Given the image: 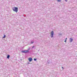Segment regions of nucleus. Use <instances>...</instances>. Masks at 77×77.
<instances>
[{"mask_svg":"<svg viewBox=\"0 0 77 77\" xmlns=\"http://www.w3.org/2000/svg\"><path fill=\"white\" fill-rule=\"evenodd\" d=\"M12 9L13 11H14V12H16V13H17V12H18V8L14 7V8H12Z\"/></svg>","mask_w":77,"mask_h":77,"instance_id":"obj_1","label":"nucleus"},{"mask_svg":"<svg viewBox=\"0 0 77 77\" xmlns=\"http://www.w3.org/2000/svg\"><path fill=\"white\" fill-rule=\"evenodd\" d=\"M21 52L24 53H29V51H22Z\"/></svg>","mask_w":77,"mask_h":77,"instance_id":"obj_2","label":"nucleus"},{"mask_svg":"<svg viewBox=\"0 0 77 77\" xmlns=\"http://www.w3.org/2000/svg\"><path fill=\"white\" fill-rule=\"evenodd\" d=\"M54 35V32L53 31H52L51 32V37L53 38V35Z\"/></svg>","mask_w":77,"mask_h":77,"instance_id":"obj_3","label":"nucleus"},{"mask_svg":"<svg viewBox=\"0 0 77 77\" xmlns=\"http://www.w3.org/2000/svg\"><path fill=\"white\" fill-rule=\"evenodd\" d=\"M73 41V39L72 38H69V41L70 42H72Z\"/></svg>","mask_w":77,"mask_h":77,"instance_id":"obj_4","label":"nucleus"},{"mask_svg":"<svg viewBox=\"0 0 77 77\" xmlns=\"http://www.w3.org/2000/svg\"><path fill=\"white\" fill-rule=\"evenodd\" d=\"M29 62H31L32 60V58L30 57L29 58Z\"/></svg>","mask_w":77,"mask_h":77,"instance_id":"obj_5","label":"nucleus"},{"mask_svg":"<svg viewBox=\"0 0 77 77\" xmlns=\"http://www.w3.org/2000/svg\"><path fill=\"white\" fill-rule=\"evenodd\" d=\"M10 57V55H8L7 56V59H9V57Z\"/></svg>","mask_w":77,"mask_h":77,"instance_id":"obj_6","label":"nucleus"},{"mask_svg":"<svg viewBox=\"0 0 77 77\" xmlns=\"http://www.w3.org/2000/svg\"><path fill=\"white\" fill-rule=\"evenodd\" d=\"M57 1L58 2H61V0H57Z\"/></svg>","mask_w":77,"mask_h":77,"instance_id":"obj_7","label":"nucleus"},{"mask_svg":"<svg viewBox=\"0 0 77 77\" xmlns=\"http://www.w3.org/2000/svg\"><path fill=\"white\" fill-rule=\"evenodd\" d=\"M6 37V35H4V37H3V38H5Z\"/></svg>","mask_w":77,"mask_h":77,"instance_id":"obj_8","label":"nucleus"},{"mask_svg":"<svg viewBox=\"0 0 77 77\" xmlns=\"http://www.w3.org/2000/svg\"><path fill=\"white\" fill-rule=\"evenodd\" d=\"M34 60L35 61H36V60H37V59L34 58Z\"/></svg>","mask_w":77,"mask_h":77,"instance_id":"obj_9","label":"nucleus"},{"mask_svg":"<svg viewBox=\"0 0 77 77\" xmlns=\"http://www.w3.org/2000/svg\"><path fill=\"white\" fill-rule=\"evenodd\" d=\"M34 42H33V41H32L31 42V44H33V43Z\"/></svg>","mask_w":77,"mask_h":77,"instance_id":"obj_10","label":"nucleus"},{"mask_svg":"<svg viewBox=\"0 0 77 77\" xmlns=\"http://www.w3.org/2000/svg\"><path fill=\"white\" fill-rule=\"evenodd\" d=\"M65 1L66 2H68V1L67 0H65Z\"/></svg>","mask_w":77,"mask_h":77,"instance_id":"obj_11","label":"nucleus"},{"mask_svg":"<svg viewBox=\"0 0 77 77\" xmlns=\"http://www.w3.org/2000/svg\"><path fill=\"white\" fill-rule=\"evenodd\" d=\"M64 42H66V40H65V41H64Z\"/></svg>","mask_w":77,"mask_h":77,"instance_id":"obj_12","label":"nucleus"},{"mask_svg":"<svg viewBox=\"0 0 77 77\" xmlns=\"http://www.w3.org/2000/svg\"><path fill=\"white\" fill-rule=\"evenodd\" d=\"M34 47H35V46H33L32 47V48H34Z\"/></svg>","mask_w":77,"mask_h":77,"instance_id":"obj_13","label":"nucleus"},{"mask_svg":"<svg viewBox=\"0 0 77 77\" xmlns=\"http://www.w3.org/2000/svg\"><path fill=\"white\" fill-rule=\"evenodd\" d=\"M67 40V38H66L65 40L66 41Z\"/></svg>","mask_w":77,"mask_h":77,"instance_id":"obj_14","label":"nucleus"},{"mask_svg":"<svg viewBox=\"0 0 77 77\" xmlns=\"http://www.w3.org/2000/svg\"><path fill=\"white\" fill-rule=\"evenodd\" d=\"M62 68H63V67H62Z\"/></svg>","mask_w":77,"mask_h":77,"instance_id":"obj_15","label":"nucleus"}]
</instances>
